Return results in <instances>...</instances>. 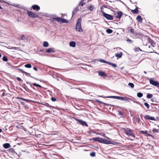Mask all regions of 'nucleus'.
I'll return each mask as SVG.
<instances>
[{
  "label": "nucleus",
  "instance_id": "52",
  "mask_svg": "<svg viewBox=\"0 0 159 159\" xmlns=\"http://www.w3.org/2000/svg\"><path fill=\"white\" fill-rule=\"evenodd\" d=\"M2 0H0V2H2ZM0 9H2V7H1V6L0 5Z\"/></svg>",
  "mask_w": 159,
  "mask_h": 159
},
{
  "label": "nucleus",
  "instance_id": "45",
  "mask_svg": "<svg viewBox=\"0 0 159 159\" xmlns=\"http://www.w3.org/2000/svg\"><path fill=\"white\" fill-rule=\"evenodd\" d=\"M17 79L19 81H20V82L23 81L19 77H17Z\"/></svg>",
  "mask_w": 159,
  "mask_h": 159
},
{
  "label": "nucleus",
  "instance_id": "2",
  "mask_svg": "<svg viewBox=\"0 0 159 159\" xmlns=\"http://www.w3.org/2000/svg\"><path fill=\"white\" fill-rule=\"evenodd\" d=\"M82 19L81 18H79L78 19L76 24V30L79 32H83V29L81 27Z\"/></svg>",
  "mask_w": 159,
  "mask_h": 159
},
{
  "label": "nucleus",
  "instance_id": "20",
  "mask_svg": "<svg viewBox=\"0 0 159 159\" xmlns=\"http://www.w3.org/2000/svg\"><path fill=\"white\" fill-rule=\"evenodd\" d=\"M136 19L138 21V22L141 23L142 22V18L141 16H138L137 17Z\"/></svg>",
  "mask_w": 159,
  "mask_h": 159
},
{
  "label": "nucleus",
  "instance_id": "41",
  "mask_svg": "<svg viewBox=\"0 0 159 159\" xmlns=\"http://www.w3.org/2000/svg\"><path fill=\"white\" fill-rule=\"evenodd\" d=\"M100 61L102 62H103L104 63H107H107L108 62V61H105L103 59H101L100 60Z\"/></svg>",
  "mask_w": 159,
  "mask_h": 159
},
{
  "label": "nucleus",
  "instance_id": "31",
  "mask_svg": "<svg viewBox=\"0 0 159 159\" xmlns=\"http://www.w3.org/2000/svg\"><path fill=\"white\" fill-rule=\"evenodd\" d=\"M137 96L139 98H141L143 96V94L141 93H137Z\"/></svg>",
  "mask_w": 159,
  "mask_h": 159
},
{
  "label": "nucleus",
  "instance_id": "60",
  "mask_svg": "<svg viewBox=\"0 0 159 159\" xmlns=\"http://www.w3.org/2000/svg\"><path fill=\"white\" fill-rule=\"evenodd\" d=\"M151 100L153 102V100H152V99H151Z\"/></svg>",
  "mask_w": 159,
  "mask_h": 159
},
{
  "label": "nucleus",
  "instance_id": "1",
  "mask_svg": "<svg viewBox=\"0 0 159 159\" xmlns=\"http://www.w3.org/2000/svg\"><path fill=\"white\" fill-rule=\"evenodd\" d=\"M128 30L130 34L135 38H138L142 35V34L139 32H136L135 30L131 26L128 27Z\"/></svg>",
  "mask_w": 159,
  "mask_h": 159
},
{
  "label": "nucleus",
  "instance_id": "59",
  "mask_svg": "<svg viewBox=\"0 0 159 159\" xmlns=\"http://www.w3.org/2000/svg\"><path fill=\"white\" fill-rule=\"evenodd\" d=\"M88 133H89V134H91V133H90V132H88Z\"/></svg>",
  "mask_w": 159,
  "mask_h": 159
},
{
  "label": "nucleus",
  "instance_id": "54",
  "mask_svg": "<svg viewBox=\"0 0 159 159\" xmlns=\"http://www.w3.org/2000/svg\"><path fill=\"white\" fill-rule=\"evenodd\" d=\"M2 130L0 128V133L1 132H2Z\"/></svg>",
  "mask_w": 159,
  "mask_h": 159
},
{
  "label": "nucleus",
  "instance_id": "4",
  "mask_svg": "<svg viewBox=\"0 0 159 159\" xmlns=\"http://www.w3.org/2000/svg\"><path fill=\"white\" fill-rule=\"evenodd\" d=\"M122 129L124 131V132L128 136H131L134 138L135 137V136L133 133V131L130 129L129 128H123Z\"/></svg>",
  "mask_w": 159,
  "mask_h": 159
},
{
  "label": "nucleus",
  "instance_id": "28",
  "mask_svg": "<svg viewBox=\"0 0 159 159\" xmlns=\"http://www.w3.org/2000/svg\"><path fill=\"white\" fill-rule=\"evenodd\" d=\"M152 132L153 133H157L159 132V130L157 129L154 128L152 129Z\"/></svg>",
  "mask_w": 159,
  "mask_h": 159
},
{
  "label": "nucleus",
  "instance_id": "38",
  "mask_svg": "<svg viewBox=\"0 0 159 159\" xmlns=\"http://www.w3.org/2000/svg\"><path fill=\"white\" fill-rule=\"evenodd\" d=\"M128 85L131 86V87L132 88H134V84L132 83H129L128 84Z\"/></svg>",
  "mask_w": 159,
  "mask_h": 159
},
{
  "label": "nucleus",
  "instance_id": "49",
  "mask_svg": "<svg viewBox=\"0 0 159 159\" xmlns=\"http://www.w3.org/2000/svg\"><path fill=\"white\" fill-rule=\"evenodd\" d=\"M24 73L26 75H28L29 76H30V74L29 73H28L27 72H25Z\"/></svg>",
  "mask_w": 159,
  "mask_h": 159
},
{
  "label": "nucleus",
  "instance_id": "13",
  "mask_svg": "<svg viewBox=\"0 0 159 159\" xmlns=\"http://www.w3.org/2000/svg\"><path fill=\"white\" fill-rule=\"evenodd\" d=\"M31 7L34 10L37 11H39L40 9V7L38 5H32Z\"/></svg>",
  "mask_w": 159,
  "mask_h": 159
},
{
  "label": "nucleus",
  "instance_id": "39",
  "mask_svg": "<svg viewBox=\"0 0 159 159\" xmlns=\"http://www.w3.org/2000/svg\"><path fill=\"white\" fill-rule=\"evenodd\" d=\"M77 10V8H75L74 9V10L72 12V15H73V14H75L76 12V11Z\"/></svg>",
  "mask_w": 159,
  "mask_h": 159
},
{
  "label": "nucleus",
  "instance_id": "22",
  "mask_svg": "<svg viewBox=\"0 0 159 159\" xmlns=\"http://www.w3.org/2000/svg\"><path fill=\"white\" fill-rule=\"evenodd\" d=\"M75 43L74 41H71L70 43V46L75 47Z\"/></svg>",
  "mask_w": 159,
  "mask_h": 159
},
{
  "label": "nucleus",
  "instance_id": "46",
  "mask_svg": "<svg viewBox=\"0 0 159 159\" xmlns=\"http://www.w3.org/2000/svg\"><path fill=\"white\" fill-rule=\"evenodd\" d=\"M25 36L24 35H22L21 36V39L24 40Z\"/></svg>",
  "mask_w": 159,
  "mask_h": 159
},
{
  "label": "nucleus",
  "instance_id": "16",
  "mask_svg": "<svg viewBox=\"0 0 159 159\" xmlns=\"http://www.w3.org/2000/svg\"><path fill=\"white\" fill-rule=\"evenodd\" d=\"M102 138H101L98 137L96 138H94L92 139V140L101 143Z\"/></svg>",
  "mask_w": 159,
  "mask_h": 159
},
{
  "label": "nucleus",
  "instance_id": "23",
  "mask_svg": "<svg viewBox=\"0 0 159 159\" xmlns=\"http://www.w3.org/2000/svg\"><path fill=\"white\" fill-rule=\"evenodd\" d=\"M16 98L17 99H20V100H22L24 101H26V102H29V100L25 99V98H22V97H17Z\"/></svg>",
  "mask_w": 159,
  "mask_h": 159
},
{
  "label": "nucleus",
  "instance_id": "6",
  "mask_svg": "<svg viewBox=\"0 0 159 159\" xmlns=\"http://www.w3.org/2000/svg\"><path fill=\"white\" fill-rule=\"evenodd\" d=\"M52 19L57 21L58 22H60L61 23H67L68 22L67 20L59 17L53 18Z\"/></svg>",
  "mask_w": 159,
  "mask_h": 159
},
{
  "label": "nucleus",
  "instance_id": "27",
  "mask_svg": "<svg viewBox=\"0 0 159 159\" xmlns=\"http://www.w3.org/2000/svg\"><path fill=\"white\" fill-rule=\"evenodd\" d=\"M2 59L3 60L5 61H7L8 60V59L7 58V57L6 56H3L2 57Z\"/></svg>",
  "mask_w": 159,
  "mask_h": 159
},
{
  "label": "nucleus",
  "instance_id": "57",
  "mask_svg": "<svg viewBox=\"0 0 159 159\" xmlns=\"http://www.w3.org/2000/svg\"><path fill=\"white\" fill-rule=\"evenodd\" d=\"M85 0H82V2H84Z\"/></svg>",
  "mask_w": 159,
  "mask_h": 159
},
{
  "label": "nucleus",
  "instance_id": "58",
  "mask_svg": "<svg viewBox=\"0 0 159 159\" xmlns=\"http://www.w3.org/2000/svg\"><path fill=\"white\" fill-rule=\"evenodd\" d=\"M23 102H21V104H23Z\"/></svg>",
  "mask_w": 159,
  "mask_h": 159
},
{
  "label": "nucleus",
  "instance_id": "24",
  "mask_svg": "<svg viewBox=\"0 0 159 159\" xmlns=\"http://www.w3.org/2000/svg\"><path fill=\"white\" fill-rule=\"evenodd\" d=\"M107 64L111 66H112L113 67H115V68L117 66V65L116 64H114L113 63H111L110 62H108L107 63Z\"/></svg>",
  "mask_w": 159,
  "mask_h": 159
},
{
  "label": "nucleus",
  "instance_id": "34",
  "mask_svg": "<svg viewBox=\"0 0 159 159\" xmlns=\"http://www.w3.org/2000/svg\"><path fill=\"white\" fill-rule=\"evenodd\" d=\"M85 2H80V3L79 4V5L81 6H83L84 5H85Z\"/></svg>",
  "mask_w": 159,
  "mask_h": 159
},
{
  "label": "nucleus",
  "instance_id": "56",
  "mask_svg": "<svg viewBox=\"0 0 159 159\" xmlns=\"http://www.w3.org/2000/svg\"><path fill=\"white\" fill-rule=\"evenodd\" d=\"M91 0H88V2H89L90 1H91Z\"/></svg>",
  "mask_w": 159,
  "mask_h": 159
},
{
  "label": "nucleus",
  "instance_id": "15",
  "mask_svg": "<svg viewBox=\"0 0 159 159\" xmlns=\"http://www.w3.org/2000/svg\"><path fill=\"white\" fill-rule=\"evenodd\" d=\"M55 52V49L53 48H49L46 51L47 53L54 52Z\"/></svg>",
  "mask_w": 159,
  "mask_h": 159
},
{
  "label": "nucleus",
  "instance_id": "9",
  "mask_svg": "<svg viewBox=\"0 0 159 159\" xmlns=\"http://www.w3.org/2000/svg\"><path fill=\"white\" fill-rule=\"evenodd\" d=\"M149 80L150 84L155 86H159V83L157 81H155L152 79H150Z\"/></svg>",
  "mask_w": 159,
  "mask_h": 159
},
{
  "label": "nucleus",
  "instance_id": "48",
  "mask_svg": "<svg viewBox=\"0 0 159 159\" xmlns=\"http://www.w3.org/2000/svg\"><path fill=\"white\" fill-rule=\"evenodd\" d=\"M33 69L35 71H38V69H37V67H35V66L34 67H33Z\"/></svg>",
  "mask_w": 159,
  "mask_h": 159
},
{
  "label": "nucleus",
  "instance_id": "26",
  "mask_svg": "<svg viewBox=\"0 0 159 159\" xmlns=\"http://www.w3.org/2000/svg\"><path fill=\"white\" fill-rule=\"evenodd\" d=\"M25 66L26 68H31L32 67V66L30 64L28 63L25 65Z\"/></svg>",
  "mask_w": 159,
  "mask_h": 159
},
{
  "label": "nucleus",
  "instance_id": "10",
  "mask_svg": "<svg viewBox=\"0 0 159 159\" xmlns=\"http://www.w3.org/2000/svg\"><path fill=\"white\" fill-rule=\"evenodd\" d=\"M103 15L107 20H111L113 19V16L111 15L108 14L104 12L103 13Z\"/></svg>",
  "mask_w": 159,
  "mask_h": 159
},
{
  "label": "nucleus",
  "instance_id": "62",
  "mask_svg": "<svg viewBox=\"0 0 159 159\" xmlns=\"http://www.w3.org/2000/svg\"><path fill=\"white\" fill-rule=\"evenodd\" d=\"M99 97H102V96H99Z\"/></svg>",
  "mask_w": 159,
  "mask_h": 159
},
{
  "label": "nucleus",
  "instance_id": "42",
  "mask_svg": "<svg viewBox=\"0 0 159 159\" xmlns=\"http://www.w3.org/2000/svg\"><path fill=\"white\" fill-rule=\"evenodd\" d=\"M118 112L119 114L121 116H123L124 115L123 113L121 112L120 110H118Z\"/></svg>",
  "mask_w": 159,
  "mask_h": 159
},
{
  "label": "nucleus",
  "instance_id": "36",
  "mask_svg": "<svg viewBox=\"0 0 159 159\" xmlns=\"http://www.w3.org/2000/svg\"><path fill=\"white\" fill-rule=\"evenodd\" d=\"M43 105L46 106L47 107H49L50 108H52L53 107L52 106L50 105L48 103H46L45 104H43Z\"/></svg>",
  "mask_w": 159,
  "mask_h": 159
},
{
  "label": "nucleus",
  "instance_id": "32",
  "mask_svg": "<svg viewBox=\"0 0 159 159\" xmlns=\"http://www.w3.org/2000/svg\"><path fill=\"white\" fill-rule=\"evenodd\" d=\"M153 95L151 94H148V93L147 96V97L148 98H150L152 97Z\"/></svg>",
  "mask_w": 159,
  "mask_h": 159
},
{
  "label": "nucleus",
  "instance_id": "53",
  "mask_svg": "<svg viewBox=\"0 0 159 159\" xmlns=\"http://www.w3.org/2000/svg\"><path fill=\"white\" fill-rule=\"evenodd\" d=\"M127 139H128V140H130L131 141H133V139H129V138H127Z\"/></svg>",
  "mask_w": 159,
  "mask_h": 159
},
{
  "label": "nucleus",
  "instance_id": "30",
  "mask_svg": "<svg viewBox=\"0 0 159 159\" xmlns=\"http://www.w3.org/2000/svg\"><path fill=\"white\" fill-rule=\"evenodd\" d=\"M106 32L108 34H111L113 32V30L110 29H107L106 30Z\"/></svg>",
  "mask_w": 159,
  "mask_h": 159
},
{
  "label": "nucleus",
  "instance_id": "40",
  "mask_svg": "<svg viewBox=\"0 0 159 159\" xmlns=\"http://www.w3.org/2000/svg\"><path fill=\"white\" fill-rule=\"evenodd\" d=\"M126 41H127L128 42V43H133V41H132V40H131V39H127V40H126Z\"/></svg>",
  "mask_w": 159,
  "mask_h": 159
},
{
  "label": "nucleus",
  "instance_id": "44",
  "mask_svg": "<svg viewBox=\"0 0 159 159\" xmlns=\"http://www.w3.org/2000/svg\"><path fill=\"white\" fill-rule=\"evenodd\" d=\"M140 133H141V134H147V133H146V132L144 131H143V130H142L140 132Z\"/></svg>",
  "mask_w": 159,
  "mask_h": 159
},
{
  "label": "nucleus",
  "instance_id": "14",
  "mask_svg": "<svg viewBox=\"0 0 159 159\" xmlns=\"http://www.w3.org/2000/svg\"><path fill=\"white\" fill-rule=\"evenodd\" d=\"M123 13L122 12L120 11H118L117 12V14L116 15V18H120L121 17Z\"/></svg>",
  "mask_w": 159,
  "mask_h": 159
},
{
  "label": "nucleus",
  "instance_id": "50",
  "mask_svg": "<svg viewBox=\"0 0 159 159\" xmlns=\"http://www.w3.org/2000/svg\"><path fill=\"white\" fill-rule=\"evenodd\" d=\"M20 71L22 73H24L25 72V71H24V70H23L22 69H19Z\"/></svg>",
  "mask_w": 159,
  "mask_h": 159
},
{
  "label": "nucleus",
  "instance_id": "8",
  "mask_svg": "<svg viewBox=\"0 0 159 159\" xmlns=\"http://www.w3.org/2000/svg\"><path fill=\"white\" fill-rule=\"evenodd\" d=\"M74 119L75 120L79 122L80 124L83 126H85L86 127L88 126V125L86 122L84 121L81 119H79L76 118H74Z\"/></svg>",
  "mask_w": 159,
  "mask_h": 159
},
{
  "label": "nucleus",
  "instance_id": "18",
  "mask_svg": "<svg viewBox=\"0 0 159 159\" xmlns=\"http://www.w3.org/2000/svg\"><path fill=\"white\" fill-rule=\"evenodd\" d=\"M3 147L6 149H7L9 148L10 147V145L9 143H5L3 144Z\"/></svg>",
  "mask_w": 159,
  "mask_h": 159
},
{
  "label": "nucleus",
  "instance_id": "33",
  "mask_svg": "<svg viewBox=\"0 0 159 159\" xmlns=\"http://www.w3.org/2000/svg\"><path fill=\"white\" fill-rule=\"evenodd\" d=\"M33 84L34 86H36V87H39L40 88L42 87V86L40 85L39 84H37L36 83H33Z\"/></svg>",
  "mask_w": 159,
  "mask_h": 159
},
{
  "label": "nucleus",
  "instance_id": "25",
  "mask_svg": "<svg viewBox=\"0 0 159 159\" xmlns=\"http://www.w3.org/2000/svg\"><path fill=\"white\" fill-rule=\"evenodd\" d=\"M43 46L45 47H47L48 46L49 44L47 42L45 41L43 42Z\"/></svg>",
  "mask_w": 159,
  "mask_h": 159
},
{
  "label": "nucleus",
  "instance_id": "11",
  "mask_svg": "<svg viewBox=\"0 0 159 159\" xmlns=\"http://www.w3.org/2000/svg\"><path fill=\"white\" fill-rule=\"evenodd\" d=\"M148 42L151 44V45L153 47H154L156 46V44L154 41L152 40L150 38H148Z\"/></svg>",
  "mask_w": 159,
  "mask_h": 159
},
{
  "label": "nucleus",
  "instance_id": "17",
  "mask_svg": "<svg viewBox=\"0 0 159 159\" xmlns=\"http://www.w3.org/2000/svg\"><path fill=\"white\" fill-rule=\"evenodd\" d=\"M122 55L123 53L122 52H120V53H116L115 54V56L119 58H120L122 57Z\"/></svg>",
  "mask_w": 159,
  "mask_h": 159
},
{
  "label": "nucleus",
  "instance_id": "5",
  "mask_svg": "<svg viewBox=\"0 0 159 159\" xmlns=\"http://www.w3.org/2000/svg\"><path fill=\"white\" fill-rule=\"evenodd\" d=\"M27 13L29 17L33 18H38L39 17L37 13L32 11H28Z\"/></svg>",
  "mask_w": 159,
  "mask_h": 159
},
{
  "label": "nucleus",
  "instance_id": "7",
  "mask_svg": "<svg viewBox=\"0 0 159 159\" xmlns=\"http://www.w3.org/2000/svg\"><path fill=\"white\" fill-rule=\"evenodd\" d=\"M106 97L107 98H116L117 99L120 100H125L126 101H127L128 100V99H129L128 98H127V99H126V98H124V97L116 96H107Z\"/></svg>",
  "mask_w": 159,
  "mask_h": 159
},
{
  "label": "nucleus",
  "instance_id": "37",
  "mask_svg": "<svg viewBox=\"0 0 159 159\" xmlns=\"http://www.w3.org/2000/svg\"><path fill=\"white\" fill-rule=\"evenodd\" d=\"M90 155L92 157H95L96 156L95 153V152H91L90 154Z\"/></svg>",
  "mask_w": 159,
  "mask_h": 159
},
{
  "label": "nucleus",
  "instance_id": "12",
  "mask_svg": "<svg viewBox=\"0 0 159 159\" xmlns=\"http://www.w3.org/2000/svg\"><path fill=\"white\" fill-rule=\"evenodd\" d=\"M144 118L146 120H155V118L154 117L150 116L149 115H146L144 116Z\"/></svg>",
  "mask_w": 159,
  "mask_h": 159
},
{
  "label": "nucleus",
  "instance_id": "35",
  "mask_svg": "<svg viewBox=\"0 0 159 159\" xmlns=\"http://www.w3.org/2000/svg\"><path fill=\"white\" fill-rule=\"evenodd\" d=\"M144 105L147 107L148 109L149 108L150 106L146 102H144Z\"/></svg>",
  "mask_w": 159,
  "mask_h": 159
},
{
  "label": "nucleus",
  "instance_id": "55",
  "mask_svg": "<svg viewBox=\"0 0 159 159\" xmlns=\"http://www.w3.org/2000/svg\"><path fill=\"white\" fill-rule=\"evenodd\" d=\"M95 133H96L97 134H99V133H96L95 132H94Z\"/></svg>",
  "mask_w": 159,
  "mask_h": 159
},
{
  "label": "nucleus",
  "instance_id": "21",
  "mask_svg": "<svg viewBox=\"0 0 159 159\" xmlns=\"http://www.w3.org/2000/svg\"><path fill=\"white\" fill-rule=\"evenodd\" d=\"M98 75H99L103 76H105L106 75V74L104 72L99 71L98 72Z\"/></svg>",
  "mask_w": 159,
  "mask_h": 159
},
{
  "label": "nucleus",
  "instance_id": "3",
  "mask_svg": "<svg viewBox=\"0 0 159 159\" xmlns=\"http://www.w3.org/2000/svg\"><path fill=\"white\" fill-rule=\"evenodd\" d=\"M101 143L106 144H112L115 145H118L120 143L115 141H111L106 139L102 138Z\"/></svg>",
  "mask_w": 159,
  "mask_h": 159
},
{
  "label": "nucleus",
  "instance_id": "47",
  "mask_svg": "<svg viewBox=\"0 0 159 159\" xmlns=\"http://www.w3.org/2000/svg\"><path fill=\"white\" fill-rule=\"evenodd\" d=\"M95 101L96 102H98V103H102V102H100V101H99V100H98V99H96L95 100Z\"/></svg>",
  "mask_w": 159,
  "mask_h": 159
},
{
  "label": "nucleus",
  "instance_id": "29",
  "mask_svg": "<svg viewBox=\"0 0 159 159\" xmlns=\"http://www.w3.org/2000/svg\"><path fill=\"white\" fill-rule=\"evenodd\" d=\"M88 9L90 11H92L94 9V7L93 5H90L89 6L88 8Z\"/></svg>",
  "mask_w": 159,
  "mask_h": 159
},
{
  "label": "nucleus",
  "instance_id": "43",
  "mask_svg": "<svg viewBox=\"0 0 159 159\" xmlns=\"http://www.w3.org/2000/svg\"><path fill=\"white\" fill-rule=\"evenodd\" d=\"M51 100L53 102H55L57 100V99L55 98L52 97L51 98Z\"/></svg>",
  "mask_w": 159,
  "mask_h": 159
},
{
  "label": "nucleus",
  "instance_id": "19",
  "mask_svg": "<svg viewBox=\"0 0 159 159\" xmlns=\"http://www.w3.org/2000/svg\"><path fill=\"white\" fill-rule=\"evenodd\" d=\"M139 10L138 7H136L134 10H131L132 12L134 14H137L139 13Z\"/></svg>",
  "mask_w": 159,
  "mask_h": 159
},
{
  "label": "nucleus",
  "instance_id": "61",
  "mask_svg": "<svg viewBox=\"0 0 159 159\" xmlns=\"http://www.w3.org/2000/svg\"><path fill=\"white\" fill-rule=\"evenodd\" d=\"M144 72L145 73H146V71H144Z\"/></svg>",
  "mask_w": 159,
  "mask_h": 159
},
{
  "label": "nucleus",
  "instance_id": "51",
  "mask_svg": "<svg viewBox=\"0 0 159 159\" xmlns=\"http://www.w3.org/2000/svg\"><path fill=\"white\" fill-rule=\"evenodd\" d=\"M146 134L148 136H150L151 137H152V135L151 134Z\"/></svg>",
  "mask_w": 159,
  "mask_h": 159
}]
</instances>
